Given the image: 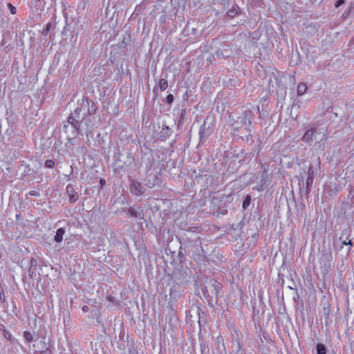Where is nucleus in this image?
Segmentation results:
<instances>
[{
	"mask_svg": "<svg viewBox=\"0 0 354 354\" xmlns=\"http://www.w3.org/2000/svg\"><path fill=\"white\" fill-rule=\"evenodd\" d=\"M328 134L326 128L313 125L306 131L301 140L307 144H311L315 141V147L324 150V142L327 139Z\"/></svg>",
	"mask_w": 354,
	"mask_h": 354,
	"instance_id": "f257e3e1",
	"label": "nucleus"
},
{
	"mask_svg": "<svg viewBox=\"0 0 354 354\" xmlns=\"http://www.w3.org/2000/svg\"><path fill=\"white\" fill-rule=\"evenodd\" d=\"M250 126V120L247 112H245L234 124V131L246 134Z\"/></svg>",
	"mask_w": 354,
	"mask_h": 354,
	"instance_id": "f03ea898",
	"label": "nucleus"
},
{
	"mask_svg": "<svg viewBox=\"0 0 354 354\" xmlns=\"http://www.w3.org/2000/svg\"><path fill=\"white\" fill-rule=\"evenodd\" d=\"M130 190L132 194L136 196H141L145 192V188L139 182L132 180L130 185Z\"/></svg>",
	"mask_w": 354,
	"mask_h": 354,
	"instance_id": "7ed1b4c3",
	"label": "nucleus"
},
{
	"mask_svg": "<svg viewBox=\"0 0 354 354\" xmlns=\"http://www.w3.org/2000/svg\"><path fill=\"white\" fill-rule=\"evenodd\" d=\"M66 192L68 195L71 202L73 203L78 199V198H79L78 194L75 191L73 185H68L66 187Z\"/></svg>",
	"mask_w": 354,
	"mask_h": 354,
	"instance_id": "20e7f679",
	"label": "nucleus"
},
{
	"mask_svg": "<svg viewBox=\"0 0 354 354\" xmlns=\"http://www.w3.org/2000/svg\"><path fill=\"white\" fill-rule=\"evenodd\" d=\"M65 234V230L64 228H59L56 232V235L55 236V241L57 243H60L63 240V236Z\"/></svg>",
	"mask_w": 354,
	"mask_h": 354,
	"instance_id": "39448f33",
	"label": "nucleus"
},
{
	"mask_svg": "<svg viewBox=\"0 0 354 354\" xmlns=\"http://www.w3.org/2000/svg\"><path fill=\"white\" fill-rule=\"evenodd\" d=\"M307 86L305 83H299L297 86V95L301 96V95H303L304 94H305L307 91Z\"/></svg>",
	"mask_w": 354,
	"mask_h": 354,
	"instance_id": "423d86ee",
	"label": "nucleus"
},
{
	"mask_svg": "<svg viewBox=\"0 0 354 354\" xmlns=\"http://www.w3.org/2000/svg\"><path fill=\"white\" fill-rule=\"evenodd\" d=\"M158 86L161 91H165L168 87V82L165 79H160Z\"/></svg>",
	"mask_w": 354,
	"mask_h": 354,
	"instance_id": "0eeeda50",
	"label": "nucleus"
},
{
	"mask_svg": "<svg viewBox=\"0 0 354 354\" xmlns=\"http://www.w3.org/2000/svg\"><path fill=\"white\" fill-rule=\"evenodd\" d=\"M317 354H326L325 346L322 344L317 345Z\"/></svg>",
	"mask_w": 354,
	"mask_h": 354,
	"instance_id": "6e6552de",
	"label": "nucleus"
},
{
	"mask_svg": "<svg viewBox=\"0 0 354 354\" xmlns=\"http://www.w3.org/2000/svg\"><path fill=\"white\" fill-rule=\"evenodd\" d=\"M261 184L260 187H257L256 189L259 192L263 190L267 187V181L263 177L261 180Z\"/></svg>",
	"mask_w": 354,
	"mask_h": 354,
	"instance_id": "1a4fd4ad",
	"label": "nucleus"
},
{
	"mask_svg": "<svg viewBox=\"0 0 354 354\" xmlns=\"http://www.w3.org/2000/svg\"><path fill=\"white\" fill-rule=\"evenodd\" d=\"M24 337L26 339V340L29 342L33 340V336L32 333L29 331H25L24 333Z\"/></svg>",
	"mask_w": 354,
	"mask_h": 354,
	"instance_id": "9d476101",
	"label": "nucleus"
},
{
	"mask_svg": "<svg viewBox=\"0 0 354 354\" xmlns=\"http://www.w3.org/2000/svg\"><path fill=\"white\" fill-rule=\"evenodd\" d=\"M68 122H70L71 124H73L77 129H80V124H78V122L75 121V120L73 117H70L68 118Z\"/></svg>",
	"mask_w": 354,
	"mask_h": 354,
	"instance_id": "9b49d317",
	"label": "nucleus"
},
{
	"mask_svg": "<svg viewBox=\"0 0 354 354\" xmlns=\"http://www.w3.org/2000/svg\"><path fill=\"white\" fill-rule=\"evenodd\" d=\"M251 198L250 196H247L243 203V208L246 209L250 204Z\"/></svg>",
	"mask_w": 354,
	"mask_h": 354,
	"instance_id": "f8f14e48",
	"label": "nucleus"
},
{
	"mask_svg": "<svg viewBox=\"0 0 354 354\" xmlns=\"http://www.w3.org/2000/svg\"><path fill=\"white\" fill-rule=\"evenodd\" d=\"M128 216L136 218L138 216V214L135 209L130 208L128 209Z\"/></svg>",
	"mask_w": 354,
	"mask_h": 354,
	"instance_id": "ddd939ff",
	"label": "nucleus"
},
{
	"mask_svg": "<svg viewBox=\"0 0 354 354\" xmlns=\"http://www.w3.org/2000/svg\"><path fill=\"white\" fill-rule=\"evenodd\" d=\"M8 8L12 15H15L17 12L16 8L11 3L8 4Z\"/></svg>",
	"mask_w": 354,
	"mask_h": 354,
	"instance_id": "4468645a",
	"label": "nucleus"
},
{
	"mask_svg": "<svg viewBox=\"0 0 354 354\" xmlns=\"http://www.w3.org/2000/svg\"><path fill=\"white\" fill-rule=\"evenodd\" d=\"M54 162L51 160H47L46 162H45V166L48 168H52L54 166Z\"/></svg>",
	"mask_w": 354,
	"mask_h": 354,
	"instance_id": "2eb2a0df",
	"label": "nucleus"
},
{
	"mask_svg": "<svg viewBox=\"0 0 354 354\" xmlns=\"http://www.w3.org/2000/svg\"><path fill=\"white\" fill-rule=\"evenodd\" d=\"M238 13V10L236 9H232L228 11V16L230 17H234Z\"/></svg>",
	"mask_w": 354,
	"mask_h": 354,
	"instance_id": "dca6fc26",
	"label": "nucleus"
},
{
	"mask_svg": "<svg viewBox=\"0 0 354 354\" xmlns=\"http://www.w3.org/2000/svg\"><path fill=\"white\" fill-rule=\"evenodd\" d=\"M314 175V169L312 166H310L308 169V177L313 178Z\"/></svg>",
	"mask_w": 354,
	"mask_h": 354,
	"instance_id": "f3484780",
	"label": "nucleus"
},
{
	"mask_svg": "<svg viewBox=\"0 0 354 354\" xmlns=\"http://www.w3.org/2000/svg\"><path fill=\"white\" fill-rule=\"evenodd\" d=\"M50 27H51V24L50 23L46 24V28L44 30L43 34L45 35H47L48 31L50 30Z\"/></svg>",
	"mask_w": 354,
	"mask_h": 354,
	"instance_id": "a211bd4d",
	"label": "nucleus"
},
{
	"mask_svg": "<svg viewBox=\"0 0 354 354\" xmlns=\"http://www.w3.org/2000/svg\"><path fill=\"white\" fill-rule=\"evenodd\" d=\"M174 101V96L171 94H169L167 96V102L168 104H171Z\"/></svg>",
	"mask_w": 354,
	"mask_h": 354,
	"instance_id": "6ab92c4d",
	"label": "nucleus"
},
{
	"mask_svg": "<svg viewBox=\"0 0 354 354\" xmlns=\"http://www.w3.org/2000/svg\"><path fill=\"white\" fill-rule=\"evenodd\" d=\"M313 183V178H310V177H308L307 179H306V186L307 187H309L310 185H311Z\"/></svg>",
	"mask_w": 354,
	"mask_h": 354,
	"instance_id": "aec40b11",
	"label": "nucleus"
},
{
	"mask_svg": "<svg viewBox=\"0 0 354 354\" xmlns=\"http://www.w3.org/2000/svg\"><path fill=\"white\" fill-rule=\"evenodd\" d=\"M342 243L345 245H350L351 247L353 245V243L350 239L348 241H346V240L342 241Z\"/></svg>",
	"mask_w": 354,
	"mask_h": 354,
	"instance_id": "412c9836",
	"label": "nucleus"
},
{
	"mask_svg": "<svg viewBox=\"0 0 354 354\" xmlns=\"http://www.w3.org/2000/svg\"><path fill=\"white\" fill-rule=\"evenodd\" d=\"M345 3L344 0H338L335 4V7H339Z\"/></svg>",
	"mask_w": 354,
	"mask_h": 354,
	"instance_id": "4be33fe9",
	"label": "nucleus"
},
{
	"mask_svg": "<svg viewBox=\"0 0 354 354\" xmlns=\"http://www.w3.org/2000/svg\"><path fill=\"white\" fill-rule=\"evenodd\" d=\"M82 310L83 312L86 313L89 310V308L88 306H83Z\"/></svg>",
	"mask_w": 354,
	"mask_h": 354,
	"instance_id": "5701e85b",
	"label": "nucleus"
},
{
	"mask_svg": "<svg viewBox=\"0 0 354 354\" xmlns=\"http://www.w3.org/2000/svg\"><path fill=\"white\" fill-rule=\"evenodd\" d=\"M107 299L111 302H113L114 301V298L111 296L107 297Z\"/></svg>",
	"mask_w": 354,
	"mask_h": 354,
	"instance_id": "b1692460",
	"label": "nucleus"
},
{
	"mask_svg": "<svg viewBox=\"0 0 354 354\" xmlns=\"http://www.w3.org/2000/svg\"><path fill=\"white\" fill-rule=\"evenodd\" d=\"M205 127V123L201 126V129H200V131H199V133L201 135L202 134V131H203V129Z\"/></svg>",
	"mask_w": 354,
	"mask_h": 354,
	"instance_id": "393cba45",
	"label": "nucleus"
},
{
	"mask_svg": "<svg viewBox=\"0 0 354 354\" xmlns=\"http://www.w3.org/2000/svg\"><path fill=\"white\" fill-rule=\"evenodd\" d=\"M30 194L32 195V196H36V195H38V194H37L35 192H30Z\"/></svg>",
	"mask_w": 354,
	"mask_h": 354,
	"instance_id": "a878e982",
	"label": "nucleus"
},
{
	"mask_svg": "<svg viewBox=\"0 0 354 354\" xmlns=\"http://www.w3.org/2000/svg\"><path fill=\"white\" fill-rule=\"evenodd\" d=\"M216 55L218 57H220V51L219 50L216 51Z\"/></svg>",
	"mask_w": 354,
	"mask_h": 354,
	"instance_id": "bb28decb",
	"label": "nucleus"
},
{
	"mask_svg": "<svg viewBox=\"0 0 354 354\" xmlns=\"http://www.w3.org/2000/svg\"><path fill=\"white\" fill-rule=\"evenodd\" d=\"M240 133H241V134L244 135V136H247V134H248V135H250L249 131L247 132V133H246V134H244V133H241V132H240Z\"/></svg>",
	"mask_w": 354,
	"mask_h": 354,
	"instance_id": "cd10ccee",
	"label": "nucleus"
},
{
	"mask_svg": "<svg viewBox=\"0 0 354 354\" xmlns=\"http://www.w3.org/2000/svg\"><path fill=\"white\" fill-rule=\"evenodd\" d=\"M102 181H103V180H100V183H101V184H103V182H102Z\"/></svg>",
	"mask_w": 354,
	"mask_h": 354,
	"instance_id": "c85d7f7f",
	"label": "nucleus"
}]
</instances>
